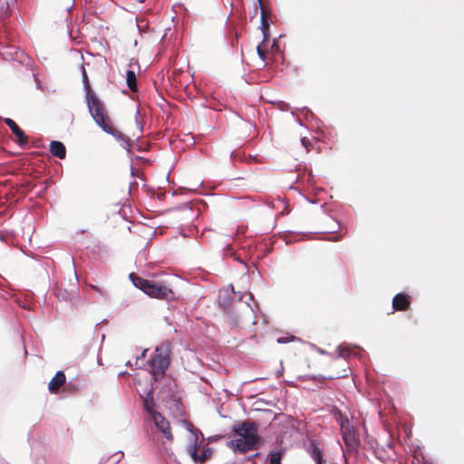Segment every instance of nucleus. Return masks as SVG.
<instances>
[{"label": "nucleus", "mask_w": 464, "mask_h": 464, "mask_svg": "<svg viewBox=\"0 0 464 464\" xmlns=\"http://www.w3.org/2000/svg\"><path fill=\"white\" fill-rule=\"evenodd\" d=\"M236 438L228 442V447L234 452L252 450L257 444L256 429L250 423H241L234 429Z\"/></svg>", "instance_id": "nucleus-1"}, {"label": "nucleus", "mask_w": 464, "mask_h": 464, "mask_svg": "<svg viewBox=\"0 0 464 464\" xmlns=\"http://www.w3.org/2000/svg\"><path fill=\"white\" fill-rule=\"evenodd\" d=\"M130 276L133 285L150 297L169 299L173 296L171 289L162 283L137 277L133 275Z\"/></svg>", "instance_id": "nucleus-3"}, {"label": "nucleus", "mask_w": 464, "mask_h": 464, "mask_svg": "<svg viewBox=\"0 0 464 464\" xmlns=\"http://www.w3.org/2000/svg\"><path fill=\"white\" fill-rule=\"evenodd\" d=\"M126 80H127V84H128L129 88L130 90H132V91L136 90V75H135V72H132V71H128L127 72Z\"/></svg>", "instance_id": "nucleus-11"}, {"label": "nucleus", "mask_w": 464, "mask_h": 464, "mask_svg": "<svg viewBox=\"0 0 464 464\" xmlns=\"http://www.w3.org/2000/svg\"><path fill=\"white\" fill-rule=\"evenodd\" d=\"M65 382V375L63 372H58L54 377L50 381L48 389L50 392L55 393L58 392L59 388L63 385Z\"/></svg>", "instance_id": "nucleus-7"}, {"label": "nucleus", "mask_w": 464, "mask_h": 464, "mask_svg": "<svg viewBox=\"0 0 464 464\" xmlns=\"http://www.w3.org/2000/svg\"><path fill=\"white\" fill-rule=\"evenodd\" d=\"M5 121L10 127L13 133L16 136L17 142L19 144H24L26 140L24 131L19 129V127L16 125V123L13 120L7 118V119H5Z\"/></svg>", "instance_id": "nucleus-8"}, {"label": "nucleus", "mask_w": 464, "mask_h": 464, "mask_svg": "<svg viewBox=\"0 0 464 464\" xmlns=\"http://www.w3.org/2000/svg\"><path fill=\"white\" fill-rule=\"evenodd\" d=\"M281 457L282 455L280 452H272L269 456L270 464H280Z\"/></svg>", "instance_id": "nucleus-12"}, {"label": "nucleus", "mask_w": 464, "mask_h": 464, "mask_svg": "<svg viewBox=\"0 0 464 464\" xmlns=\"http://www.w3.org/2000/svg\"><path fill=\"white\" fill-rule=\"evenodd\" d=\"M277 342H278V343H285V342H286V340H284V339H282V338H279V339L277 340Z\"/></svg>", "instance_id": "nucleus-17"}, {"label": "nucleus", "mask_w": 464, "mask_h": 464, "mask_svg": "<svg viewBox=\"0 0 464 464\" xmlns=\"http://www.w3.org/2000/svg\"><path fill=\"white\" fill-rule=\"evenodd\" d=\"M50 150L53 155L60 159L65 157V147L60 141H52L50 144Z\"/></svg>", "instance_id": "nucleus-9"}, {"label": "nucleus", "mask_w": 464, "mask_h": 464, "mask_svg": "<svg viewBox=\"0 0 464 464\" xmlns=\"http://www.w3.org/2000/svg\"><path fill=\"white\" fill-rule=\"evenodd\" d=\"M150 366L152 369V375L155 380L160 376L168 366V361L166 357L162 355H156L150 360Z\"/></svg>", "instance_id": "nucleus-6"}, {"label": "nucleus", "mask_w": 464, "mask_h": 464, "mask_svg": "<svg viewBox=\"0 0 464 464\" xmlns=\"http://www.w3.org/2000/svg\"><path fill=\"white\" fill-rule=\"evenodd\" d=\"M393 307L397 310H404L409 305V301L406 295L399 294L393 298Z\"/></svg>", "instance_id": "nucleus-10"}, {"label": "nucleus", "mask_w": 464, "mask_h": 464, "mask_svg": "<svg viewBox=\"0 0 464 464\" xmlns=\"http://www.w3.org/2000/svg\"><path fill=\"white\" fill-rule=\"evenodd\" d=\"M82 81L84 82L85 88H88V78L84 68L82 69Z\"/></svg>", "instance_id": "nucleus-14"}, {"label": "nucleus", "mask_w": 464, "mask_h": 464, "mask_svg": "<svg viewBox=\"0 0 464 464\" xmlns=\"http://www.w3.org/2000/svg\"><path fill=\"white\" fill-rule=\"evenodd\" d=\"M88 107L96 123L107 133L114 135L112 125L95 97H88Z\"/></svg>", "instance_id": "nucleus-5"}, {"label": "nucleus", "mask_w": 464, "mask_h": 464, "mask_svg": "<svg viewBox=\"0 0 464 464\" xmlns=\"http://www.w3.org/2000/svg\"><path fill=\"white\" fill-rule=\"evenodd\" d=\"M302 143H303V145H304V147H307V146H308V144H309V140H308L307 139H305V138H303V139H302Z\"/></svg>", "instance_id": "nucleus-16"}, {"label": "nucleus", "mask_w": 464, "mask_h": 464, "mask_svg": "<svg viewBox=\"0 0 464 464\" xmlns=\"http://www.w3.org/2000/svg\"><path fill=\"white\" fill-rule=\"evenodd\" d=\"M143 403L144 408L150 414V417L154 422V425L165 435L168 440L171 441L173 437L170 431L169 423L160 413L156 411L154 401L150 394H147V396L144 398Z\"/></svg>", "instance_id": "nucleus-4"}, {"label": "nucleus", "mask_w": 464, "mask_h": 464, "mask_svg": "<svg viewBox=\"0 0 464 464\" xmlns=\"http://www.w3.org/2000/svg\"><path fill=\"white\" fill-rule=\"evenodd\" d=\"M257 53L262 60L265 59V53L262 52L260 46H257Z\"/></svg>", "instance_id": "nucleus-15"}, {"label": "nucleus", "mask_w": 464, "mask_h": 464, "mask_svg": "<svg viewBox=\"0 0 464 464\" xmlns=\"http://www.w3.org/2000/svg\"><path fill=\"white\" fill-rule=\"evenodd\" d=\"M312 457L316 461V464H322V455L318 449L313 450Z\"/></svg>", "instance_id": "nucleus-13"}, {"label": "nucleus", "mask_w": 464, "mask_h": 464, "mask_svg": "<svg viewBox=\"0 0 464 464\" xmlns=\"http://www.w3.org/2000/svg\"><path fill=\"white\" fill-rule=\"evenodd\" d=\"M185 427L188 430V452L195 463H203L210 457L211 450L201 446L203 438H199L202 435L198 430L193 429L191 424L185 423Z\"/></svg>", "instance_id": "nucleus-2"}]
</instances>
